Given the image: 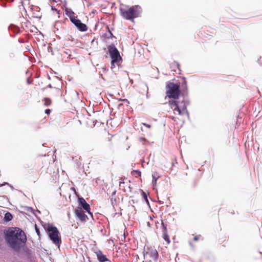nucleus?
<instances>
[{
  "mask_svg": "<svg viewBox=\"0 0 262 262\" xmlns=\"http://www.w3.org/2000/svg\"><path fill=\"white\" fill-rule=\"evenodd\" d=\"M136 173H138V174L139 176H140V171H135Z\"/></svg>",
  "mask_w": 262,
  "mask_h": 262,
  "instance_id": "6ab92c4d",
  "label": "nucleus"
},
{
  "mask_svg": "<svg viewBox=\"0 0 262 262\" xmlns=\"http://www.w3.org/2000/svg\"><path fill=\"white\" fill-rule=\"evenodd\" d=\"M51 104V100L49 99H45V105L48 106Z\"/></svg>",
  "mask_w": 262,
  "mask_h": 262,
  "instance_id": "4468645a",
  "label": "nucleus"
},
{
  "mask_svg": "<svg viewBox=\"0 0 262 262\" xmlns=\"http://www.w3.org/2000/svg\"><path fill=\"white\" fill-rule=\"evenodd\" d=\"M143 124L144 126H146V127H148V128H149V127H150V125L147 124H146V123H143Z\"/></svg>",
  "mask_w": 262,
  "mask_h": 262,
  "instance_id": "a211bd4d",
  "label": "nucleus"
},
{
  "mask_svg": "<svg viewBox=\"0 0 262 262\" xmlns=\"http://www.w3.org/2000/svg\"><path fill=\"white\" fill-rule=\"evenodd\" d=\"M13 218L12 215L9 212H7L5 213L4 216V221L5 222H8L12 220Z\"/></svg>",
  "mask_w": 262,
  "mask_h": 262,
  "instance_id": "9b49d317",
  "label": "nucleus"
},
{
  "mask_svg": "<svg viewBox=\"0 0 262 262\" xmlns=\"http://www.w3.org/2000/svg\"><path fill=\"white\" fill-rule=\"evenodd\" d=\"M72 22L77 27L80 31H86L88 29L86 26L81 22L79 19L75 18H71Z\"/></svg>",
  "mask_w": 262,
  "mask_h": 262,
  "instance_id": "0eeeda50",
  "label": "nucleus"
},
{
  "mask_svg": "<svg viewBox=\"0 0 262 262\" xmlns=\"http://www.w3.org/2000/svg\"><path fill=\"white\" fill-rule=\"evenodd\" d=\"M179 85L173 83L167 85V95L169 98H178L179 95Z\"/></svg>",
  "mask_w": 262,
  "mask_h": 262,
  "instance_id": "423d86ee",
  "label": "nucleus"
},
{
  "mask_svg": "<svg viewBox=\"0 0 262 262\" xmlns=\"http://www.w3.org/2000/svg\"><path fill=\"white\" fill-rule=\"evenodd\" d=\"M103 71H105V68H103Z\"/></svg>",
  "mask_w": 262,
  "mask_h": 262,
  "instance_id": "a878e982",
  "label": "nucleus"
},
{
  "mask_svg": "<svg viewBox=\"0 0 262 262\" xmlns=\"http://www.w3.org/2000/svg\"><path fill=\"white\" fill-rule=\"evenodd\" d=\"M5 184L9 185L8 183H5L4 185H5Z\"/></svg>",
  "mask_w": 262,
  "mask_h": 262,
  "instance_id": "5701e85b",
  "label": "nucleus"
},
{
  "mask_svg": "<svg viewBox=\"0 0 262 262\" xmlns=\"http://www.w3.org/2000/svg\"><path fill=\"white\" fill-rule=\"evenodd\" d=\"M121 16L127 20L134 21V18L138 17L141 12V8L138 5L132 6L129 8H120Z\"/></svg>",
  "mask_w": 262,
  "mask_h": 262,
  "instance_id": "f03ea898",
  "label": "nucleus"
},
{
  "mask_svg": "<svg viewBox=\"0 0 262 262\" xmlns=\"http://www.w3.org/2000/svg\"><path fill=\"white\" fill-rule=\"evenodd\" d=\"M152 254L154 256L155 258L157 259L158 254L157 251L156 250H154L152 251Z\"/></svg>",
  "mask_w": 262,
  "mask_h": 262,
  "instance_id": "2eb2a0df",
  "label": "nucleus"
},
{
  "mask_svg": "<svg viewBox=\"0 0 262 262\" xmlns=\"http://www.w3.org/2000/svg\"><path fill=\"white\" fill-rule=\"evenodd\" d=\"M142 193H143V196L145 198L146 201L147 202H148L147 198V196H146L145 193L144 192H142Z\"/></svg>",
  "mask_w": 262,
  "mask_h": 262,
  "instance_id": "dca6fc26",
  "label": "nucleus"
},
{
  "mask_svg": "<svg viewBox=\"0 0 262 262\" xmlns=\"http://www.w3.org/2000/svg\"><path fill=\"white\" fill-rule=\"evenodd\" d=\"M77 217L81 221H85L86 218V215L85 214L84 212L81 208H78L75 211Z\"/></svg>",
  "mask_w": 262,
  "mask_h": 262,
  "instance_id": "6e6552de",
  "label": "nucleus"
},
{
  "mask_svg": "<svg viewBox=\"0 0 262 262\" xmlns=\"http://www.w3.org/2000/svg\"><path fill=\"white\" fill-rule=\"evenodd\" d=\"M122 183H123V182H122V181H120V186H121V184Z\"/></svg>",
  "mask_w": 262,
  "mask_h": 262,
  "instance_id": "4be33fe9",
  "label": "nucleus"
},
{
  "mask_svg": "<svg viewBox=\"0 0 262 262\" xmlns=\"http://www.w3.org/2000/svg\"><path fill=\"white\" fill-rule=\"evenodd\" d=\"M172 119L175 121L174 117H172Z\"/></svg>",
  "mask_w": 262,
  "mask_h": 262,
  "instance_id": "393cba45",
  "label": "nucleus"
},
{
  "mask_svg": "<svg viewBox=\"0 0 262 262\" xmlns=\"http://www.w3.org/2000/svg\"><path fill=\"white\" fill-rule=\"evenodd\" d=\"M194 239L195 241H197V240H198V238H197L196 237H195L194 238Z\"/></svg>",
  "mask_w": 262,
  "mask_h": 262,
  "instance_id": "412c9836",
  "label": "nucleus"
},
{
  "mask_svg": "<svg viewBox=\"0 0 262 262\" xmlns=\"http://www.w3.org/2000/svg\"><path fill=\"white\" fill-rule=\"evenodd\" d=\"M152 179H153L152 180L153 185H155L156 184L157 180L159 177V176L156 177L155 173H154L152 174Z\"/></svg>",
  "mask_w": 262,
  "mask_h": 262,
  "instance_id": "ddd939ff",
  "label": "nucleus"
},
{
  "mask_svg": "<svg viewBox=\"0 0 262 262\" xmlns=\"http://www.w3.org/2000/svg\"><path fill=\"white\" fill-rule=\"evenodd\" d=\"M47 231L51 240L58 247H59L61 239L59 236V231L57 228L51 225H48Z\"/></svg>",
  "mask_w": 262,
  "mask_h": 262,
  "instance_id": "20e7f679",
  "label": "nucleus"
},
{
  "mask_svg": "<svg viewBox=\"0 0 262 262\" xmlns=\"http://www.w3.org/2000/svg\"><path fill=\"white\" fill-rule=\"evenodd\" d=\"M80 203L82 208L87 212L90 213V205L86 202L83 199H80Z\"/></svg>",
  "mask_w": 262,
  "mask_h": 262,
  "instance_id": "1a4fd4ad",
  "label": "nucleus"
},
{
  "mask_svg": "<svg viewBox=\"0 0 262 262\" xmlns=\"http://www.w3.org/2000/svg\"><path fill=\"white\" fill-rule=\"evenodd\" d=\"M169 104L175 114H177L179 115L187 114L186 105L184 101L180 102L176 100H170Z\"/></svg>",
  "mask_w": 262,
  "mask_h": 262,
  "instance_id": "7ed1b4c3",
  "label": "nucleus"
},
{
  "mask_svg": "<svg viewBox=\"0 0 262 262\" xmlns=\"http://www.w3.org/2000/svg\"><path fill=\"white\" fill-rule=\"evenodd\" d=\"M50 112H51V111L49 109H47L45 111V113L47 114H50Z\"/></svg>",
  "mask_w": 262,
  "mask_h": 262,
  "instance_id": "f3484780",
  "label": "nucleus"
},
{
  "mask_svg": "<svg viewBox=\"0 0 262 262\" xmlns=\"http://www.w3.org/2000/svg\"><path fill=\"white\" fill-rule=\"evenodd\" d=\"M36 232L37 233V234H39V231L36 227Z\"/></svg>",
  "mask_w": 262,
  "mask_h": 262,
  "instance_id": "aec40b11",
  "label": "nucleus"
},
{
  "mask_svg": "<svg viewBox=\"0 0 262 262\" xmlns=\"http://www.w3.org/2000/svg\"><path fill=\"white\" fill-rule=\"evenodd\" d=\"M108 50L110 55L112 58L111 65L112 68L115 67V64H118L121 60V57L120 54L116 47L113 46H110L108 47Z\"/></svg>",
  "mask_w": 262,
  "mask_h": 262,
  "instance_id": "39448f33",
  "label": "nucleus"
},
{
  "mask_svg": "<svg viewBox=\"0 0 262 262\" xmlns=\"http://www.w3.org/2000/svg\"><path fill=\"white\" fill-rule=\"evenodd\" d=\"M163 239L167 242V244H169L170 243V239L169 238V236L166 232H164L163 233Z\"/></svg>",
  "mask_w": 262,
  "mask_h": 262,
  "instance_id": "f8f14e48",
  "label": "nucleus"
},
{
  "mask_svg": "<svg viewBox=\"0 0 262 262\" xmlns=\"http://www.w3.org/2000/svg\"><path fill=\"white\" fill-rule=\"evenodd\" d=\"M97 256L100 262H105L108 260L106 256L103 254L101 251H99L97 253Z\"/></svg>",
  "mask_w": 262,
  "mask_h": 262,
  "instance_id": "9d476101",
  "label": "nucleus"
},
{
  "mask_svg": "<svg viewBox=\"0 0 262 262\" xmlns=\"http://www.w3.org/2000/svg\"><path fill=\"white\" fill-rule=\"evenodd\" d=\"M6 240L8 244L14 250H18L27 238L24 232L17 228L9 229L6 233Z\"/></svg>",
  "mask_w": 262,
  "mask_h": 262,
  "instance_id": "f257e3e1",
  "label": "nucleus"
},
{
  "mask_svg": "<svg viewBox=\"0 0 262 262\" xmlns=\"http://www.w3.org/2000/svg\"><path fill=\"white\" fill-rule=\"evenodd\" d=\"M10 187H11V188L13 189V186H10Z\"/></svg>",
  "mask_w": 262,
  "mask_h": 262,
  "instance_id": "b1692460",
  "label": "nucleus"
}]
</instances>
